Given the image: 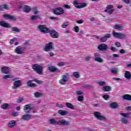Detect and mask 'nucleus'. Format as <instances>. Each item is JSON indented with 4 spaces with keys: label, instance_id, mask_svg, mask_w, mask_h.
I'll use <instances>...</instances> for the list:
<instances>
[{
    "label": "nucleus",
    "instance_id": "59",
    "mask_svg": "<svg viewBox=\"0 0 131 131\" xmlns=\"http://www.w3.org/2000/svg\"><path fill=\"white\" fill-rule=\"evenodd\" d=\"M122 1L125 4H126V5H128L129 4H130V0H122Z\"/></svg>",
    "mask_w": 131,
    "mask_h": 131
},
{
    "label": "nucleus",
    "instance_id": "6",
    "mask_svg": "<svg viewBox=\"0 0 131 131\" xmlns=\"http://www.w3.org/2000/svg\"><path fill=\"white\" fill-rule=\"evenodd\" d=\"M58 125H67L69 126L71 125V122L70 121H66L64 119H61L57 121Z\"/></svg>",
    "mask_w": 131,
    "mask_h": 131
},
{
    "label": "nucleus",
    "instance_id": "24",
    "mask_svg": "<svg viewBox=\"0 0 131 131\" xmlns=\"http://www.w3.org/2000/svg\"><path fill=\"white\" fill-rule=\"evenodd\" d=\"M58 114H60V115L64 116V115H67V114H68L69 113L67 111L60 110L58 111Z\"/></svg>",
    "mask_w": 131,
    "mask_h": 131
},
{
    "label": "nucleus",
    "instance_id": "47",
    "mask_svg": "<svg viewBox=\"0 0 131 131\" xmlns=\"http://www.w3.org/2000/svg\"><path fill=\"white\" fill-rule=\"evenodd\" d=\"M12 115L13 117H17V116H19V113L18 112H14L12 113Z\"/></svg>",
    "mask_w": 131,
    "mask_h": 131
},
{
    "label": "nucleus",
    "instance_id": "62",
    "mask_svg": "<svg viewBox=\"0 0 131 131\" xmlns=\"http://www.w3.org/2000/svg\"><path fill=\"white\" fill-rule=\"evenodd\" d=\"M114 7L113 5H108L106 7V10H110V9H113Z\"/></svg>",
    "mask_w": 131,
    "mask_h": 131
},
{
    "label": "nucleus",
    "instance_id": "14",
    "mask_svg": "<svg viewBox=\"0 0 131 131\" xmlns=\"http://www.w3.org/2000/svg\"><path fill=\"white\" fill-rule=\"evenodd\" d=\"M21 85H22V82H21V80H18L15 81L13 83V86L12 87V89L13 90H17V89L20 88Z\"/></svg>",
    "mask_w": 131,
    "mask_h": 131
},
{
    "label": "nucleus",
    "instance_id": "7",
    "mask_svg": "<svg viewBox=\"0 0 131 131\" xmlns=\"http://www.w3.org/2000/svg\"><path fill=\"white\" fill-rule=\"evenodd\" d=\"M54 49V43L53 42H50L46 44L44 51L45 52H50V51H53Z\"/></svg>",
    "mask_w": 131,
    "mask_h": 131
},
{
    "label": "nucleus",
    "instance_id": "33",
    "mask_svg": "<svg viewBox=\"0 0 131 131\" xmlns=\"http://www.w3.org/2000/svg\"><path fill=\"white\" fill-rule=\"evenodd\" d=\"M87 6L88 4L85 3H82L80 6H76V8H77V9H81L82 8H85V7H86Z\"/></svg>",
    "mask_w": 131,
    "mask_h": 131
},
{
    "label": "nucleus",
    "instance_id": "28",
    "mask_svg": "<svg viewBox=\"0 0 131 131\" xmlns=\"http://www.w3.org/2000/svg\"><path fill=\"white\" fill-rule=\"evenodd\" d=\"M124 77L127 79H130L131 78V73L129 71H125L124 74Z\"/></svg>",
    "mask_w": 131,
    "mask_h": 131
},
{
    "label": "nucleus",
    "instance_id": "25",
    "mask_svg": "<svg viewBox=\"0 0 131 131\" xmlns=\"http://www.w3.org/2000/svg\"><path fill=\"white\" fill-rule=\"evenodd\" d=\"M123 100L131 101V95L129 94H125L122 96Z\"/></svg>",
    "mask_w": 131,
    "mask_h": 131
},
{
    "label": "nucleus",
    "instance_id": "61",
    "mask_svg": "<svg viewBox=\"0 0 131 131\" xmlns=\"http://www.w3.org/2000/svg\"><path fill=\"white\" fill-rule=\"evenodd\" d=\"M86 89H94V86L92 85H86L85 86Z\"/></svg>",
    "mask_w": 131,
    "mask_h": 131
},
{
    "label": "nucleus",
    "instance_id": "40",
    "mask_svg": "<svg viewBox=\"0 0 131 131\" xmlns=\"http://www.w3.org/2000/svg\"><path fill=\"white\" fill-rule=\"evenodd\" d=\"M73 75L74 77H75V78H79V77H80V75L79 74V73L77 72H73Z\"/></svg>",
    "mask_w": 131,
    "mask_h": 131
},
{
    "label": "nucleus",
    "instance_id": "13",
    "mask_svg": "<svg viewBox=\"0 0 131 131\" xmlns=\"http://www.w3.org/2000/svg\"><path fill=\"white\" fill-rule=\"evenodd\" d=\"M11 72V68H10V67H3L1 68V72L4 74H10Z\"/></svg>",
    "mask_w": 131,
    "mask_h": 131
},
{
    "label": "nucleus",
    "instance_id": "63",
    "mask_svg": "<svg viewBox=\"0 0 131 131\" xmlns=\"http://www.w3.org/2000/svg\"><path fill=\"white\" fill-rule=\"evenodd\" d=\"M76 23H77L78 24H82V23H83V20L81 19V20H78L76 21Z\"/></svg>",
    "mask_w": 131,
    "mask_h": 131
},
{
    "label": "nucleus",
    "instance_id": "55",
    "mask_svg": "<svg viewBox=\"0 0 131 131\" xmlns=\"http://www.w3.org/2000/svg\"><path fill=\"white\" fill-rule=\"evenodd\" d=\"M68 25H69L68 22L67 21L62 24V28H66V27H67V26H68Z\"/></svg>",
    "mask_w": 131,
    "mask_h": 131
},
{
    "label": "nucleus",
    "instance_id": "23",
    "mask_svg": "<svg viewBox=\"0 0 131 131\" xmlns=\"http://www.w3.org/2000/svg\"><path fill=\"white\" fill-rule=\"evenodd\" d=\"M27 84L29 88H36L37 86L36 84L32 83V80H29L27 82Z\"/></svg>",
    "mask_w": 131,
    "mask_h": 131
},
{
    "label": "nucleus",
    "instance_id": "26",
    "mask_svg": "<svg viewBox=\"0 0 131 131\" xmlns=\"http://www.w3.org/2000/svg\"><path fill=\"white\" fill-rule=\"evenodd\" d=\"M10 106V104H9L8 103H3L1 106L0 108L1 109H3V110H7V109H8V108H9Z\"/></svg>",
    "mask_w": 131,
    "mask_h": 131
},
{
    "label": "nucleus",
    "instance_id": "22",
    "mask_svg": "<svg viewBox=\"0 0 131 131\" xmlns=\"http://www.w3.org/2000/svg\"><path fill=\"white\" fill-rule=\"evenodd\" d=\"M0 26H2V27H5L6 28H10V25L6 21H1L0 22Z\"/></svg>",
    "mask_w": 131,
    "mask_h": 131
},
{
    "label": "nucleus",
    "instance_id": "54",
    "mask_svg": "<svg viewBox=\"0 0 131 131\" xmlns=\"http://www.w3.org/2000/svg\"><path fill=\"white\" fill-rule=\"evenodd\" d=\"M104 37L106 39L107 38H111V34H105Z\"/></svg>",
    "mask_w": 131,
    "mask_h": 131
},
{
    "label": "nucleus",
    "instance_id": "37",
    "mask_svg": "<svg viewBox=\"0 0 131 131\" xmlns=\"http://www.w3.org/2000/svg\"><path fill=\"white\" fill-rule=\"evenodd\" d=\"M14 77V76L12 74H9L4 75L3 77V79H8V78H13Z\"/></svg>",
    "mask_w": 131,
    "mask_h": 131
},
{
    "label": "nucleus",
    "instance_id": "34",
    "mask_svg": "<svg viewBox=\"0 0 131 131\" xmlns=\"http://www.w3.org/2000/svg\"><path fill=\"white\" fill-rule=\"evenodd\" d=\"M31 11H32V12H34V15H37L39 13V11L37 10V7H35L31 8Z\"/></svg>",
    "mask_w": 131,
    "mask_h": 131
},
{
    "label": "nucleus",
    "instance_id": "45",
    "mask_svg": "<svg viewBox=\"0 0 131 131\" xmlns=\"http://www.w3.org/2000/svg\"><path fill=\"white\" fill-rule=\"evenodd\" d=\"M34 81H35L38 84H42L43 83V81L39 80H37L36 79H35Z\"/></svg>",
    "mask_w": 131,
    "mask_h": 131
},
{
    "label": "nucleus",
    "instance_id": "1",
    "mask_svg": "<svg viewBox=\"0 0 131 131\" xmlns=\"http://www.w3.org/2000/svg\"><path fill=\"white\" fill-rule=\"evenodd\" d=\"M32 69L39 75H43V67L38 64H34L32 66Z\"/></svg>",
    "mask_w": 131,
    "mask_h": 131
},
{
    "label": "nucleus",
    "instance_id": "21",
    "mask_svg": "<svg viewBox=\"0 0 131 131\" xmlns=\"http://www.w3.org/2000/svg\"><path fill=\"white\" fill-rule=\"evenodd\" d=\"M4 10H10V6L6 4L0 6V11H4Z\"/></svg>",
    "mask_w": 131,
    "mask_h": 131
},
{
    "label": "nucleus",
    "instance_id": "16",
    "mask_svg": "<svg viewBox=\"0 0 131 131\" xmlns=\"http://www.w3.org/2000/svg\"><path fill=\"white\" fill-rule=\"evenodd\" d=\"M48 69L50 72H56L57 73H60L61 72V70L53 66L49 67Z\"/></svg>",
    "mask_w": 131,
    "mask_h": 131
},
{
    "label": "nucleus",
    "instance_id": "51",
    "mask_svg": "<svg viewBox=\"0 0 131 131\" xmlns=\"http://www.w3.org/2000/svg\"><path fill=\"white\" fill-rule=\"evenodd\" d=\"M50 19L51 20H54V21H58L59 20V17H56L55 16L50 17Z\"/></svg>",
    "mask_w": 131,
    "mask_h": 131
},
{
    "label": "nucleus",
    "instance_id": "39",
    "mask_svg": "<svg viewBox=\"0 0 131 131\" xmlns=\"http://www.w3.org/2000/svg\"><path fill=\"white\" fill-rule=\"evenodd\" d=\"M50 122L51 124H54L56 125H58V121H56L55 119H51L50 120Z\"/></svg>",
    "mask_w": 131,
    "mask_h": 131
},
{
    "label": "nucleus",
    "instance_id": "41",
    "mask_svg": "<svg viewBox=\"0 0 131 131\" xmlns=\"http://www.w3.org/2000/svg\"><path fill=\"white\" fill-rule=\"evenodd\" d=\"M12 31H14L15 32H20V31H21V29L14 27L12 28Z\"/></svg>",
    "mask_w": 131,
    "mask_h": 131
},
{
    "label": "nucleus",
    "instance_id": "48",
    "mask_svg": "<svg viewBox=\"0 0 131 131\" xmlns=\"http://www.w3.org/2000/svg\"><path fill=\"white\" fill-rule=\"evenodd\" d=\"M102 98H103V99H104V100H109L110 96L108 95H104L102 96Z\"/></svg>",
    "mask_w": 131,
    "mask_h": 131
},
{
    "label": "nucleus",
    "instance_id": "9",
    "mask_svg": "<svg viewBox=\"0 0 131 131\" xmlns=\"http://www.w3.org/2000/svg\"><path fill=\"white\" fill-rule=\"evenodd\" d=\"M50 35L52 38H59L60 37V34L55 30H51L49 31Z\"/></svg>",
    "mask_w": 131,
    "mask_h": 131
},
{
    "label": "nucleus",
    "instance_id": "20",
    "mask_svg": "<svg viewBox=\"0 0 131 131\" xmlns=\"http://www.w3.org/2000/svg\"><path fill=\"white\" fill-rule=\"evenodd\" d=\"M31 105L27 104L25 106L24 110L26 113H29L31 110Z\"/></svg>",
    "mask_w": 131,
    "mask_h": 131
},
{
    "label": "nucleus",
    "instance_id": "50",
    "mask_svg": "<svg viewBox=\"0 0 131 131\" xmlns=\"http://www.w3.org/2000/svg\"><path fill=\"white\" fill-rule=\"evenodd\" d=\"M56 106L59 108H64V107H65V105L59 103H56Z\"/></svg>",
    "mask_w": 131,
    "mask_h": 131
},
{
    "label": "nucleus",
    "instance_id": "30",
    "mask_svg": "<svg viewBox=\"0 0 131 131\" xmlns=\"http://www.w3.org/2000/svg\"><path fill=\"white\" fill-rule=\"evenodd\" d=\"M112 90L111 86H104L102 91L103 92H110Z\"/></svg>",
    "mask_w": 131,
    "mask_h": 131
},
{
    "label": "nucleus",
    "instance_id": "17",
    "mask_svg": "<svg viewBox=\"0 0 131 131\" xmlns=\"http://www.w3.org/2000/svg\"><path fill=\"white\" fill-rule=\"evenodd\" d=\"M32 117V115L27 114L23 115L21 117V119L22 120H24L25 121H28V120H30V119H31Z\"/></svg>",
    "mask_w": 131,
    "mask_h": 131
},
{
    "label": "nucleus",
    "instance_id": "46",
    "mask_svg": "<svg viewBox=\"0 0 131 131\" xmlns=\"http://www.w3.org/2000/svg\"><path fill=\"white\" fill-rule=\"evenodd\" d=\"M84 60L85 62H89L92 60V57L91 56H86L84 57Z\"/></svg>",
    "mask_w": 131,
    "mask_h": 131
},
{
    "label": "nucleus",
    "instance_id": "27",
    "mask_svg": "<svg viewBox=\"0 0 131 131\" xmlns=\"http://www.w3.org/2000/svg\"><path fill=\"white\" fill-rule=\"evenodd\" d=\"M66 106H67V108H69V109H71L72 110H74V109H75L74 105L69 102L66 103Z\"/></svg>",
    "mask_w": 131,
    "mask_h": 131
},
{
    "label": "nucleus",
    "instance_id": "56",
    "mask_svg": "<svg viewBox=\"0 0 131 131\" xmlns=\"http://www.w3.org/2000/svg\"><path fill=\"white\" fill-rule=\"evenodd\" d=\"M74 31H75L76 33L79 32V27H78V26H76L74 27Z\"/></svg>",
    "mask_w": 131,
    "mask_h": 131
},
{
    "label": "nucleus",
    "instance_id": "44",
    "mask_svg": "<svg viewBox=\"0 0 131 131\" xmlns=\"http://www.w3.org/2000/svg\"><path fill=\"white\" fill-rule=\"evenodd\" d=\"M104 12H105V13H107L108 14H111L113 13V12H114V9H112L111 10H108L107 9H105L104 10Z\"/></svg>",
    "mask_w": 131,
    "mask_h": 131
},
{
    "label": "nucleus",
    "instance_id": "29",
    "mask_svg": "<svg viewBox=\"0 0 131 131\" xmlns=\"http://www.w3.org/2000/svg\"><path fill=\"white\" fill-rule=\"evenodd\" d=\"M23 10L24 12H25V13H29V12L31 11V8L28 6H25L23 8Z\"/></svg>",
    "mask_w": 131,
    "mask_h": 131
},
{
    "label": "nucleus",
    "instance_id": "31",
    "mask_svg": "<svg viewBox=\"0 0 131 131\" xmlns=\"http://www.w3.org/2000/svg\"><path fill=\"white\" fill-rule=\"evenodd\" d=\"M114 28L117 30H122V29H123V26H120L119 25H116L114 26Z\"/></svg>",
    "mask_w": 131,
    "mask_h": 131
},
{
    "label": "nucleus",
    "instance_id": "5",
    "mask_svg": "<svg viewBox=\"0 0 131 131\" xmlns=\"http://www.w3.org/2000/svg\"><path fill=\"white\" fill-rule=\"evenodd\" d=\"M53 13L55 14V15H57L60 16V15H63L64 14V9L61 7L56 8L54 9H53Z\"/></svg>",
    "mask_w": 131,
    "mask_h": 131
},
{
    "label": "nucleus",
    "instance_id": "43",
    "mask_svg": "<svg viewBox=\"0 0 131 131\" xmlns=\"http://www.w3.org/2000/svg\"><path fill=\"white\" fill-rule=\"evenodd\" d=\"M111 71L113 74H117V68L111 69Z\"/></svg>",
    "mask_w": 131,
    "mask_h": 131
},
{
    "label": "nucleus",
    "instance_id": "32",
    "mask_svg": "<svg viewBox=\"0 0 131 131\" xmlns=\"http://www.w3.org/2000/svg\"><path fill=\"white\" fill-rule=\"evenodd\" d=\"M42 96H43L42 93L40 92H35L34 93V96L35 98H40V97H42Z\"/></svg>",
    "mask_w": 131,
    "mask_h": 131
},
{
    "label": "nucleus",
    "instance_id": "60",
    "mask_svg": "<svg viewBox=\"0 0 131 131\" xmlns=\"http://www.w3.org/2000/svg\"><path fill=\"white\" fill-rule=\"evenodd\" d=\"M24 99L23 98H19L17 99V103H22Z\"/></svg>",
    "mask_w": 131,
    "mask_h": 131
},
{
    "label": "nucleus",
    "instance_id": "58",
    "mask_svg": "<svg viewBox=\"0 0 131 131\" xmlns=\"http://www.w3.org/2000/svg\"><path fill=\"white\" fill-rule=\"evenodd\" d=\"M115 46L117 48H120V47H121V44L119 42H116L115 43Z\"/></svg>",
    "mask_w": 131,
    "mask_h": 131
},
{
    "label": "nucleus",
    "instance_id": "57",
    "mask_svg": "<svg viewBox=\"0 0 131 131\" xmlns=\"http://www.w3.org/2000/svg\"><path fill=\"white\" fill-rule=\"evenodd\" d=\"M63 7L65 9H67L68 10H70V9H71V7H70V6H69V5H68V4L64 5Z\"/></svg>",
    "mask_w": 131,
    "mask_h": 131
},
{
    "label": "nucleus",
    "instance_id": "2",
    "mask_svg": "<svg viewBox=\"0 0 131 131\" xmlns=\"http://www.w3.org/2000/svg\"><path fill=\"white\" fill-rule=\"evenodd\" d=\"M95 118L97 119L98 120H101L102 121H107V118L101 114L100 112H95L94 113Z\"/></svg>",
    "mask_w": 131,
    "mask_h": 131
},
{
    "label": "nucleus",
    "instance_id": "3",
    "mask_svg": "<svg viewBox=\"0 0 131 131\" xmlns=\"http://www.w3.org/2000/svg\"><path fill=\"white\" fill-rule=\"evenodd\" d=\"M68 76H69V74H68L63 75L61 79L59 81L60 84H61V85L66 84L67 82L68 81Z\"/></svg>",
    "mask_w": 131,
    "mask_h": 131
},
{
    "label": "nucleus",
    "instance_id": "18",
    "mask_svg": "<svg viewBox=\"0 0 131 131\" xmlns=\"http://www.w3.org/2000/svg\"><path fill=\"white\" fill-rule=\"evenodd\" d=\"M110 107L111 109H118L120 107V105L117 102H112L110 103Z\"/></svg>",
    "mask_w": 131,
    "mask_h": 131
},
{
    "label": "nucleus",
    "instance_id": "64",
    "mask_svg": "<svg viewBox=\"0 0 131 131\" xmlns=\"http://www.w3.org/2000/svg\"><path fill=\"white\" fill-rule=\"evenodd\" d=\"M76 94L77 95H82V92L80 91H77L76 92Z\"/></svg>",
    "mask_w": 131,
    "mask_h": 131
},
{
    "label": "nucleus",
    "instance_id": "52",
    "mask_svg": "<svg viewBox=\"0 0 131 131\" xmlns=\"http://www.w3.org/2000/svg\"><path fill=\"white\" fill-rule=\"evenodd\" d=\"M78 101L79 102H82L83 101V96H80L78 97Z\"/></svg>",
    "mask_w": 131,
    "mask_h": 131
},
{
    "label": "nucleus",
    "instance_id": "42",
    "mask_svg": "<svg viewBox=\"0 0 131 131\" xmlns=\"http://www.w3.org/2000/svg\"><path fill=\"white\" fill-rule=\"evenodd\" d=\"M97 84H99L100 86H104L106 85V82L105 81H98L97 82Z\"/></svg>",
    "mask_w": 131,
    "mask_h": 131
},
{
    "label": "nucleus",
    "instance_id": "10",
    "mask_svg": "<svg viewBox=\"0 0 131 131\" xmlns=\"http://www.w3.org/2000/svg\"><path fill=\"white\" fill-rule=\"evenodd\" d=\"M95 57V61L98 62V63H103L104 62V59L101 57V54L99 53H96L94 54Z\"/></svg>",
    "mask_w": 131,
    "mask_h": 131
},
{
    "label": "nucleus",
    "instance_id": "12",
    "mask_svg": "<svg viewBox=\"0 0 131 131\" xmlns=\"http://www.w3.org/2000/svg\"><path fill=\"white\" fill-rule=\"evenodd\" d=\"M15 52L17 55H22L25 53V50L21 46H18L15 48Z\"/></svg>",
    "mask_w": 131,
    "mask_h": 131
},
{
    "label": "nucleus",
    "instance_id": "4",
    "mask_svg": "<svg viewBox=\"0 0 131 131\" xmlns=\"http://www.w3.org/2000/svg\"><path fill=\"white\" fill-rule=\"evenodd\" d=\"M38 29L41 32L43 33H49L50 29L47 27V26L45 25H41L38 26Z\"/></svg>",
    "mask_w": 131,
    "mask_h": 131
},
{
    "label": "nucleus",
    "instance_id": "49",
    "mask_svg": "<svg viewBox=\"0 0 131 131\" xmlns=\"http://www.w3.org/2000/svg\"><path fill=\"white\" fill-rule=\"evenodd\" d=\"M100 41L101 42H105V41H107V39L105 36L102 37L100 38Z\"/></svg>",
    "mask_w": 131,
    "mask_h": 131
},
{
    "label": "nucleus",
    "instance_id": "35",
    "mask_svg": "<svg viewBox=\"0 0 131 131\" xmlns=\"http://www.w3.org/2000/svg\"><path fill=\"white\" fill-rule=\"evenodd\" d=\"M121 122H122V123H124V124H128V123H129V121H128V120H127L125 118H122L121 119Z\"/></svg>",
    "mask_w": 131,
    "mask_h": 131
},
{
    "label": "nucleus",
    "instance_id": "11",
    "mask_svg": "<svg viewBox=\"0 0 131 131\" xmlns=\"http://www.w3.org/2000/svg\"><path fill=\"white\" fill-rule=\"evenodd\" d=\"M97 49L99 51L106 52V51H108V45L107 44L102 43L98 46Z\"/></svg>",
    "mask_w": 131,
    "mask_h": 131
},
{
    "label": "nucleus",
    "instance_id": "36",
    "mask_svg": "<svg viewBox=\"0 0 131 131\" xmlns=\"http://www.w3.org/2000/svg\"><path fill=\"white\" fill-rule=\"evenodd\" d=\"M120 115L121 116H123V117H126V118H130V114L129 113H120Z\"/></svg>",
    "mask_w": 131,
    "mask_h": 131
},
{
    "label": "nucleus",
    "instance_id": "38",
    "mask_svg": "<svg viewBox=\"0 0 131 131\" xmlns=\"http://www.w3.org/2000/svg\"><path fill=\"white\" fill-rule=\"evenodd\" d=\"M40 17L39 15H32L31 17V19L32 21H35V20H37V19H39Z\"/></svg>",
    "mask_w": 131,
    "mask_h": 131
},
{
    "label": "nucleus",
    "instance_id": "19",
    "mask_svg": "<svg viewBox=\"0 0 131 131\" xmlns=\"http://www.w3.org/2000/svg\"><path fill=\"white\" fill-rule=\"evenodd\" d=\"M7 126L9 128H13V127H15V126H16V121L15 120H11L8 123Z\"/></svg>",
    "mask_w": 131,
    "mask_h": 131
},
{
    "label": "nucleus",
    "instance_id": "15",
    "mask_svg": "<svg viewBox=\"0 0 131 131\" xmlns=\"http://www.w3.org/2000/svg\"><path fill=\"white\" fill-rule=\"evenodd\" d=\"M3 17L5 18V19H7V20H12L13 21H16V20H17V18L13 15H10L7 13L3 15Z\"/></svg>",
    "mask_w": 131,
    "mask_h": 131
},
{
    "label": "nucleus",
    "instance_id": "53",
    "mask_svg": "<svg viewBox=\"0 0 131 131\" xmlns=\"http://www.w3.org/2000/svg\"><path fill=\"white\" fill-rule=\"evenodd\" d=\"M65 64H66L65 62H60L57 63V66L59 67H62V66H64Z\"/></svg>",
    "mask_w": 131,
    "mask_h": 131
},
{
    "label": "nucleus",
    "instance_id": "8",
    "mask_svg": "<svg viewBox=\"0 0 131 131\" xmlns=\"http://www.w3.org/2000/svg\"><path fill=\"white\" fill-rule=\"evenodd\" d=\"M113 35L114 37H117V38H120V39H123L126 37V34L122 33L114 32Z\"/></svg>",
    "mask_w": 131,
    "mask_h": 131
}]
</instances>
